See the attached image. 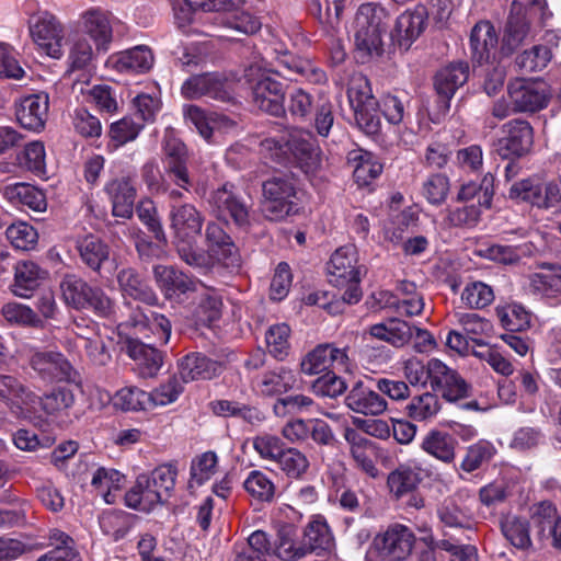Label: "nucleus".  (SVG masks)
Returning a JSON list of instances; mask_svg holds the SVG:
<instances>
[{
  "label": "nucleus",
  "instance_id": "nucleus-1",
  "mask_svg": "<svg viewBox=\"0 0 561 561\" xmlns=\"http://www.w3.org/2000/svg\"><path fill=\"white\" fill-rule=\"evenodd\" d=\"M169 221L180 259L190 266L205 265L207 256L197 247L205 222L203 213L191 203L171 204Z\"/></svg>",
  "mask_w": 561,
  "mask_h": 561
},
{
  "label": "nucleus",
  "instance_id": "nucleus-2",
  "mask_svg": "<svg viewBox=\"0 0 561 561\" xmlns=\"http://www.w3.org/2000/svg\"><path fill=\"white\" fill-rule=\"evenodd\" d=\"M389 14L376 3L362 4L353 23L356 58L366 62L383 53L382 35L388 28Z\"/></svg>",
  "mask_w": 561,
  "mask_h": 561
},
{
  "label": "nucleus",
  "instance_id": "nucleus-3",
  "mask_svg": "<svg viewBox=\"0 0 561 561\" xmlns=\"http://www.w3.org/2000/svg\"><path fill=\"white\" fill-rule=\"evenodd\" d=\"M178 471L170 463L154 468L150 474H140L125 494V504L134 510L150 512L171 497Z\"/></svg>",
  "mask_w": 561,
  "mask_h": 561
},
{
  "label": "nucleus",
  "instance_id": "nucleus-4",
  "mask_svg": "<svg viewBox=\"0 0 561 561\" xmlns=\"http://www.w3.org/2000/svg\"><path fill=\"white\" fill-rule=\"evenodd\" d=\"M312 134L305 129H293L279 138L262 141L263 149L272 150L277 162H283L290 154L306 174H314L320 168V151L312 141Z\"/></svg>",
  "mask_w": 561,
  "mask_h": 561
},
{
  "label": "nucleus",
  "instance_id": "nucleus-5",
  "mask_svg": "<svg viewBox=\"0 0 561 561\" xmlns=\"http://www.w3.org/2000/svg\"><path fill=\"white\" fill-rule=\"evenodd\" d=\"M416 538L412 529L402 524H392L377 534L369 545L365 561H407Z\"/></svg>",
  "mask_w": 561,
  "mask_h": 561
},
{
  "label": "nucleus",
  "instance_id": "nucleus-6",
  "mask_svg": "<svg viewBox=\"0 0 561 561\" xmlns=\"http://www.w3.org/2000/svg\"><path fill=\"white\" fill-rule=\"evenodd\" d=\"M205 244L206 249L198 248V251L207 256V261L205 265L192 266L193 268L207 273L211 271L216 264L231 271L241 266V256L238 248L219 224L209 221L206 225Z\"/></svg>",
  "mask_w": 561,
  "mask_h": 561
},
{
  "label": "nucleus",
  "instance_id": "nucleus-7",
  "mask_svg": "<svg viewBox=\"0 0 561 561\" xmlns=\"http://www.w3.org/2000/svg\"><path fill=\"white\" fill-rule=\"evenodd\" d=\"M297 192L294 182L274 176L263 183L264 211L271 220H282L297 211Z\"/></svg>",
  "mask_w": 561,
  "mask_h": 561
},
{
  "label": "nucleus",
  "instance_id": "nucleus-8",
  "mask_svg": "<svg viewBox=\"0 0 561 561\" xmlns=\"http://www.w3.org/2000/svg\"><path fill=\"white\" fill-rule=\"evenodd\" d=\"M255 68L251 67L247 77L252 82L253 104L263 112L278 116L285 112V91L283 84L271 77V72L284 75L279 69L264 70L254 78Z\"/></svg>",
  "mask_w": 561,
  "mask_h": 561
},
{
  "label": "nucleus",
  "instance_id": "nucleus-9",
  "mask_svg": "<svg viewBox=\"0 0 561 561\" xmlns=\"http://www.w3.org/2000/svg\"><path fill=\"white\" fill-rule=\"evenodd\" d=\"M430 386L434 393H440L448 402H458L471 394L472 387L457 370L437 358L428 360Z\"/></svg>",
  "mask_w": 561,
  "mask_h": 561
},
{
  "label": "nucleus",
  "instance_id": "nucleus-10",
  "mask_svg": "<svg viewBox=\"0 0 561 561\" xmlns=\"http://www.w3.org/2000/svg\"><path fill=\"white\" fill-rule=\"evenodd\" d=\"M208 204L218 219L228 220L230 218L239 227L249 225L250 207L234 185L225 183L214 190L209 195Z\"/></svg>",
  "mask_w": 561,
  "mask_h": 561
},
{
  "label": "nucleus",
  "instance_id": "nucleus-11",
  "mask_svg": "<svg viewBox=\"0 0 561 561\" xmlns=\"http://www.w3.org/2000/svg\"><path fill=\"white\" fill-rule=\"evenodd\" d=\"M28 365L45 382L70 381L77 375L72 364L57 351H34L28 356Z\"/></svg>",
  "mask_w": 561,
  "mask_h": 561
},
{
  "label": "nucleus",
  "instance_id": "nucleus-12",
  "mask_svg": "<svg viewBox=\"0 0 561 561\" xmlns=\"http://www.w3.org/2000/svg\"><path fill=\"white\" fill-rule=\"evenodd\" d=\"M30 33L39 50L51 58L64 54L65 30L60 21L48 12L37 15L30 25Z\"/></svg>",
  "mask_w": 561,
  "mask_h": 561
},
{
  "label": "nucleus",
  "instance_id": "nucleus-13",
  "mask_svg": "<svg viewBox=\"0 0 561 561\" xmlns=\"http://www.w3.org/2000/svg\"><path fill=\"white\" fill-rule=\"evenodd\" d=\"M507 93L514 112H537L548 105L549 91L545 82L522 78L512 80Z\"/></svg>",
  "mask_w": 561,
  "mask_h": 561
},
{
  "label": "nucleus",
  "instance_id": "nucleus-14",
  "mask_svg": "<svg viewBox=\"0 0 561 561\" xmlns=\"http://www.w3.org/2000/svg\"><path fill=\"white\" fill-rule=\"evenodd\" d=\"M119 329H134L135 334H140L145 339H153L154 344L165 345L171 336V321L161 313L154 311H144L136 308L131 311L128 319L118 325Z\"/></svg>",
  "mask_w": 561,
  "mask_h": 561
},
{
  "label": "nucleus",
  "instance_id": "nucleus-15",
  "mask_svg": "<svg viewBox=\"0 0 561 561\" xmlns=\"http://www.w3.org/2000/svg\"><path fill=\"white\" fill-rule=\"evenodd\" d=\"M163 163L167 175L179 187L190 191L192 185L187 170L188 153L184 142L172 130L164 134L162 142Z\"/></svg>",
  "mask_w": 561,
  "mask_h": 561
},
{
  "label": "nucleus",
  "instance_id": "nucleus-16",
  "mask_svg": "<svg viewBox=\"0 0 561 561\" xmlns=\"http://www.w3.org/2000/svg\"><path fill=\"white\" fill-rule=\"evenodd\" d=\"M525 289L551 306L561 304V265L542 263L538 272L527 276Z\"/></svg>",
  "mask_w": 561,
  "mask_h": 561
},
{
  "label": "nucleus",
  "instance_id": "nucleus-17",
  "mask_svg": "<svg viewBox=\"0 0 561 561\" xmlns=\"http://www.w3.org/2000/svg\"><path fill=\"white\" fill-rule=\"evenodd\" d=\"M181 92L187 100L206 96L220 102H230L233 99L231 84L219 73L192 76L184 81Z\"/></svg>",
  "mask_w": 561,
  "mask_h": 561
},
{
  "label": "nucleus",
  "instance_id": "nucleus-18",
  "mask_svg": "<svg viewBox=\"0 0 561 561\" xmlns=\"http://www.w3.org/2000/svg\"><path fill=\"white\" fill-rule=\"evenodd\" d=\"M510 198L525 202L538 208L556 206L560 199V188L556 183H542L535 179H525L514 183L510 188Z\"/></svg>",
  "mask_w": 561,
  "mask_h": 561
},
{
  "label": "nucleus",
  "instance_id": "nucleus-19",
  "mask_svg": "<svg viewBox=\"0 0 561 561\" xmlns=\"http://www.w3.org/2000/svg\"><path fill=\"white\" fill-rule=\"evenodd\" d=\"M499 139V151L502 157H523L528 153L534 144V130L530 124L522 118L505 123Z\"/></svg>",
  "mask_w": 561,
  "mask_h": 561
},
{
  "label": "nucleus",
  "instance_id": "nucleus-20",
  "mask_svg": "<svg viewBox=\"0 0 561 561\" xmlns=\"http://www.w3.org/2000/svg\"><path fill=\"white\" fill-rule=\"evenodd\" d=\"M366 268L358 264V254L354 247L339 248L328 263L329 282L335 287H343L350 282H360Z\"/></svg>",
  "mask_w": 561,
  "mask_h": 561
},
{
  "label": "nucleus",
  "instance_id": "nucleus-21",
  "mask_svg": "<svg viewBox=\"0 0 561 561\" xmlns=\"http://www.w3.org/2000/svg\"><path fill=\"white\" fill-rule=\"evenodd\" d=\"M329 368L348 370V356L345 348L333 344H320L306 354L300 363L301 373L308 376L321 374Z\"/></svg>",
  "mask_w": 561,
  "mask_h": 561
},
{
  "label": "nucleus",
  "instance_id": "nucleus-22",
  "mask_svg": "<svg viewBox=\"0 0 561 561\" xmlns=\"http://www.w3.org/2000/svg\"><path fill=\"white\" fill-rule=\"evenodd\" d=\"M345 405L354 413L364 416H379L388 411V401L376 387H370L362 380L356 381L344 398Z\"/></svg>",
  "mask_w": 561,
  "mask_h": 561
},
{
  "label": "nucleus",
  "instance_id": "nucleus-23",
  "mask_svg": "<svg viewBox=\"0 0 561 561\" xmlns=\"http://www.w3.org/2000/svg\"><path fill=\"white\" fill-rule=\"evenodd\" d=\"M184 119L194 126L197 133L209 141L215 131L227 133L236 127V123L224 114L207 112L198 105L190 104L183 107Z\"/></svg>",
  "mask_w": 561,
  "mask_h": 561
},
{
  "label": "nucleus",
  "instance_id": "nucleus-24",
  "mask_svg": "<svg viewBox=\"0 0 561 561\" xmlns=\"http://www.w3.org/2000/svg\"><path fill=\"white\" fill-rule=\"evenodd\" d=\"M153 277L167 299H171L175 295L197 291L198 285H202V280L173 265L159 264L153 266Z\"/></svg>",
  "mask_w": 561,
  "mask_h": 561
},
{
  "label": "nucleus",
  "instance_id": "nucleus-25",
  "mask_svg": "<svg viewBox=\"0 0 561 561\" xmlns=\"http://www.w3.org/2000/svg\"><path fill=\"white\" fill-rule=\"evenodd\" d=\"M122 350L135 362L138 374L144 378L154 377L162 366L161 352L139 339L126 337Z\"/></svg>",
  "mask_w": 561,
  "mask_h": 561
},
{
  "label": "nucleus",
  "instance_id": "nucleus-26",
  "mask_svg": "<svg viewBox=\"0 0 561 561\" xmlns=\"http://www.w3.org/2000/svg\"><path fill=\"white\" fill-rule=\"evenodd\" d=\"M93 50L85 37L79 36L72 41L69 49L68 76L72 79L73 89L83 93V83L88 82Z\"/></svg>",
  "mask_w": 561,
  "mask_h": 561
},
{
  "label": "nucleus",
  "instance_id": "nucleus-27",
  "mask_svg": "<svg viewBox=\"0 0 561 561\" xmlns=\"http://www.w3.org/2000/svg\"><path fill=\"white\" fill-rule=\"evenodd\" d=\"M468 77L469 66L466 62L450 64L436 73L434 85L442 108H449L450 99L457 89L467 82Z\"/></svg>",
  "mask_w": 561,
  "mask_h": 561
},
{
  "label": "nucleus",
  "instance_id": "nucleus-28",
  "mask_svg": "<svg viewBox=\"0 0 561 561\" xmlns=\"http://www.w3.org/2000/svg\"><path fill=\"white\" fill-rule=\"evenodd\" d=\"M48 113V96L32 94L23 98L15 108L16 119L22 127L39 131L46 122Z\"/></svg>",
  "mask_w": 561,
  "mask_h": 561
},
{
  "label": "nucleus",
  "instance_id": "nucleus-29",
  "mask_svg": "<svg viewBox=\"0 0 561 561\" xmlns=\"http://www.w3.org/2000/svg\"><path fill=\"white\" fill-rule=\"evenodd\" d=\"M426 19L427 13L424 7L407 10L398 16L392 37L400 47L408 49L411 46L425 30Z\"/></svg>",
  "mask_w": 561,
  "mask_h": 561
},
{
  "label": "nucleus",
  "instance_id": "nucleus-30",
  "mask_svg": "<svg viewBox=\"0 0 561 561\" xmlns=\"http://www.w3.org/2000/svg\"><path fill=\"white\" fill-rule=\"evenodd\" d=\"M0 194L12 205L27 206L37 213H43L47 208L44 193L27 183L0 182Z\"/></svg>",
  "mask_w": 561,
  "mask_h": 561
},
{
  "label": "nucleus",
  "instance_id": "nucleus-31",
  "mask_svg": "<svg viewBox=\"0 0 561 561\" xmlns=\"http://www.w3.org/2000/svg\"><path fill=\"white\" fill-rule=\"evenodd\" d=\"M153 60L151 49L140 45L112 55L108 62L118 72L144 73L151 69Z\"/></svg>",
  "mask_w": 561,
  "mask_h": 561
},
{
  "label": "nucleus",
  "instance_id": "nucleus-32",
  "mask_svg": "<svg viewBox=\"0 0 561 561\" xmlns=\"http://www.w3.org/2000/svg\"><path fill=\"white\" fill-rule=\"evenodd\" d=\"M112 202L114 217L128 219L134 213L136 190L129 178L114 179L105 186Z\"/></svg>",
  "mask_w": 561,
  "mask_h": 561
},
{
  "label": "nucleus",
  "instance_id": "nucleus-33",
  "mask_svg": "<svg viewBox=\"0 0 561 561\" xmlns=\"http://www.w3.org/2000/svg\"><path fill=\"white\" fill-rule=\"evenodd\" d=\"M344 438L350 445L351 455L357 466L365 473L375 478L378 474V469L373 460L376 453L375 443L352 427L345 430Z\"/></svg>",
  "mask_w": 561,
  "mask_h": 561
},
{
  "label": "nucleus",
  "instance_id": "nucleus-34",
  "mask_svg": "<svg viewBox=\"0 0 561 561\" xmlns=\"http://www.w3.org/2000/svg\"><path fill=\"white\" fill-rule=\"evenodd\" d=\"M295 373L284 366L260 375L254 381V388L264 397H273L288 392L296 385Z\"/></svg>",
  "mask_w": 561,
  "mask_h": 561
},
{
  "label": "nucleus",
  "instance_id": "nucleus-35",
  "mask_svg": "<svg viewBox=\"0 0 561 561\" xmlns=\"http://www.w3.org/2000/svg\"><path fill=\"white\" fill-rule=\"evenodd\" d=\"M117 283L123 295L149 306L158 305L156 291L140 277L134 268H123L117 274Z\"/></svg>",
  "mask_w": 561,
  "mask_h": 561
},
{
  "label": "nucleus",
  "instance_id": "nucleus-36",
  "mask_svg": "<svg viewBox=\"0 0 561 561\" xmlns=\"http://www.w3.org/2000/svg\"><path fill=\"white\" fill-rule=\"evenodd\" d=\"M457 445V439L451 434L433 428L423 437L421 448L427 455L449 465L456 459Z\"/></svg>",
  "mask_w": 561,
  "mask_h": 561
},
{
  "label": "nucleus",
  "instance_id": "nucleus-37",
  "mask_svg": "<svg viewBox=\"0 0 561 561\" xmlns=\"http://www.w3.org/2000/svg\"><path fill=\"white\" fill-rule=\"evenodd\" d=\"M47 277V272L32 261L18 262L14 268L12 291L15 296L27 298Z\"/></svg>",
  "mask_w": 561,
  "mask_h": 561
},
{
  "label": "nucleus",
  "instance_id": "nucleus-38",
  "mask_svg": "<svg viewBox=\"0 0 561 561\" xmlns=\"http://www.w3.org/2000/svg\"><path fill=\"white\" fill-rule=\"evenodd\" d=\"M469 42L472 59L481 65L496 50L497 35L489 21H481L473 26Z\"/></svg>",
  "mask_w": 561,
  "mask_h": 561
},
{
  "label": "nucleus",
  "instance_id": "nucleus-39",
  "mask_svg": "<svg viewBox=\"0 0 561 561\" xmlns=\"http://www.w3.org/2000/svg\"><path fill=\"white\" fill-rule=\"evenodd\" d=\"M347 163L353 168V176L360 186L368 185L382 172V164L369 151L357 148L347 153Z\"/></svg>",
  "mask_w": 561,
  "mask_h": 561
},
{
  "label": "nucleus",
  "instance_id": "nucleus-40",
  "mask_svg": "<svg viewBox=\"0 0 561 561\" xmlns=\"http://www.w3.org/2000/svg\"><path fill=\"white\" fill-rule=\"evenodd\" d=\"M36 394L28 390L18 378L10 375H0V400L12 410L22 411L36 402Z\"/></svg>",
  "mask_w": 561,
  "mask_h": 561
},
{
  "label": "nucleus",
  "instance_id": "nucleus-41",
  "mask_svg": "<svg viewBox=\"0 0 561 561\" xmlns=\"http://www.w3.org/2000/svg\"><path fill=\"white\" fill-rule=\"evenodd\" d=\"M297 527L293 524H282L277 529V541L273 556L284 561H296L307 556L302 540H297Z\"/></svg>",
  "mask_w": 561,
  "mask_h": 561
},
{
  "label": "nucleus",
  "instance_id": "nucleus-42",
  "mask_svg": "<svg viewBox=\"0 0 561 561\" xmlns=\"http://www.w3.org/2000/svg\"><path fill=\"white\" fill-rule=\"evenodd\" d=\"M222 366L219 362L202 354H190L181 362V376L184 381L211 379L219 375Z\"/></svg>",
  "mask_w": 561,
  "mask_h": 561
},
{
  "label": "nucleus",
  "instance_id": "nucleus-43",
  "mask_svg": "<svg viewBox=\"0 0 561 561\" xmlns=\"http://www.w3.org/2000/svg\"><path fill=\"white\" fill-rule=\"evenodd\" d=\"M369 334L394 347H402L413 337V329L405 321L389 319L386 322L371 325Z\"/></svg>",
  "mask_w": 561,
  "mask_h": 561
},
{
  "label": "nucleus",
  "instance_id": "nucleus-44",
  "mask_svg": "<svg viewBox=\"0 0 561 561\" xmlns=\"http://www.w3.org/2000/svg\"><path fill=\"white\" fill-rule=\"evenodd\" d=\"M500 325L508 332H522L530 328L531 314L517 302L497 305L494 309Z\"/></svg>",
  "mask_w": 561,
  "mask_h": 561
},
{
  "label": "nucleus",
  "instance_id": "nucleus-45",
  "mask_svg": "<svg viewBox=\"0 0 561 561\" xmlns=\"http://www.w3.org/2000/svg\"><path fill=\"white\" fill-rule=\"evenodd\" d=\"M243 489L257 503H272L277 486L272 477L262 470H252L243 481Z\"/></svg>",
  "mask_w": 561,
  "mask_h": 561
},
{
  "label": "nucleus",
  "instance_id": "nucleus-46",
  "mask_svg": "<svg viewBox=\"0 0 561 561\" xmlns=\"http://www.w3.org/2000/svg\"><path fill=\"white\" fill-rule=\"evenodd\" d=\"M77 250L82 262L91 270L99 272L110 257V247L95 236H85L78 240Z\"/></svg>",
  "mask_w": 561,
  "mask_h": 561
},
{
  "label": "nucleus",
  "instance_id": "nucleus-47",
  "mask_svg": "<svg viewBox=\"0 0 561 561\" xmlns=\"http://www.w3.org/2000/svg\"><path fill=\"white\" fill-rule=\"evenodd\" d=\"M49 546L54 549L43 554L37 561H81L75 548V540L59 529H51L48 535Z\"/></svg>",
  "mask_w": 561,
  "mask_h": 561
},
{
  "label": "nucleus",
  "instance_id": "nucleus-48",
  "mask_svg": "<svg viewBox=\"0 0 561 561\" xmlns=\"http://www.w3.org/2000/svg\"><path fill=\"white\" fill-rule=\"evenodd\" d=\"M531 517L542 531L549 528L552 546L561 550V513L558 514L556 506L551 502H540L534 507Z\"/></svg>",
  "mask_w": 561,
  "mask_h": 561
},
{
  "label": "nucleus",
  "instance_id": "nucleus-49",
  "mask_svg": "<svg viewBox=\"0 0 561 561\" xmlns=\"http://www.w3.org/2000/svg\"><path fill=\"white\" fill-rule=\"evenodd\" d=\"M203 290L196 308V316L203 324H210L221 318L222 297L215 287L206 286L203 282L199 285Z\"/></svg>",
  "mask_w": 561,
  "mask_h": 561
},
{
  "label": "nucleus",
  "instance_id": "nucleus-50",
  "mask_svg": "<svg viewBox=\"0 0 561 561\" xmlns=\"http://www.w3.org/2000/svg\"><path fill=\"white\" fill-rule=\"evenodd\" d=\"M440 409V400L434 392L414 396L405 407L408 416L416 422H431L437 416Z\"/></svg>",
  "mask_w": 561,
  "mask_h": 561
},
{
  "label": "nucleus",
  "instance_id": "nucleus-51",
  "mask_svg": "<svg viewBox=\"0 0 561 561\" xmlns=\"http://www.w3.org/2000/svg\"><path fill=\"white\" fill-rule=\"evenodd\" d=\"M209 407L215 415L222 417H239L250 424H259L264 420L263 414L256 408L237 401L216 400L211 401Z\"/></svg>",
  "mask_w": 561,
  "mask_h": 561
},
{
  "label": "nucleus",
  "instance_id": "nucleus-52",
  "mask_svg": "<svg viewBox=\"0 0 561 561\" xmlns=\"http://www.w3.org/2000/svg\"><path fill=\"white\" fill-rule=\"evenodd\" d=\"M420 469L410 465H400L396 470L389 473L387 483L390 492L396 497L412 493L421 482Z\"/></svg>",
  "mask_w": 561,
  "mask_h": 561
},
{
  "label": "nucleus",
  "instance_id": "nucleus-53",
  "mask_svg": "<svg viewBox=\"0 0 561 561\" xmlns=\"http://www.w3.org/2000/svg\"><path fill=\"white\" fill-rule=\"evenodd\" d=\"M503 536L515 548L527 550L531 547L529 522L520 516L507 515L501 522Z\"/></svg>",
  "mask_w": 561,
  "mask_h": 561
},
{
  "label": "nucleus",
  "instance_id": "nucleus-54",
  "mask_svg": "<svg viewBox=\"0 0 561 561\" xmlns=\"http://www.w3.org/2000/svg\"><path fill=\"white\" fill-rule=\"evenodd\" d=\"M91 483L107 504H113L117 497L116 492L125 484V476L115 469L100 468L93 474Z\"/></svg>",
  "mask_w": 561,
  "mask_h": 561
},
{
  "label": "nucleus",
  "instance_id": "nucleus-55",
  "mask_svg": "<svg viewBox=\"0 0 561 561\" xmlns=\"http://www.w3.org/2000/svg\"><path fill=\"white\" fill-rule=\"evenodd\" d=\"M274 545L263 530L253 531L248 538V545L237 551L234 561H266L265 557L273 556Z\"/></svg>",
  "mask_w": 561,
  "mask_h": 561
},
{
  "label": "nucleus",
  "instance_id": "nucleus-56",
  "mask_svg": "<svg viewBox=\"0 0 561 561\" xmlns=\"http://www.w3.org/2000/svg\"><path fill=\"white\" fill-rule=\"evenodd\" d=\"M494 194V176L488 173L483 176L480 184L468 182L462 184L457 193V202H469L476 196L478 197V205L489 208L492 203Z\"/></svg>",
  "mask_w": 561,
  "mask_h": 561
},
{
  "label": "nucleus",
  "instance_id": "nucleus-57",
  "mask_svg": "<svg viewBox=\"0 0 561 561\" xmlns=\"http://www.w3.org/2000/svg\"><path fill=\"white\" fill-rule=\"evenodd\" d=\"M83 25L85 32L98 46H104L112 39V26L108 14L93 9L84 13Z\"/></svg>",
  "mask_w": 561,
  "mask_h": 561
},
{
  "label": "nucleus",
  "instance_id": "nucleus-58",
  "mask_svg": "<svg viewBox=\"0 0 561 561\" xmlns=\"http://www.w3.org/2000/svg\"><path fill=\"white\" fill-rule=\"evenodd\" d=\"M495 299L493 288L480 280L469 282L460 294L461 304L468 309L481 310Z\"/></svg>",
  "mask_w": 561,
  "mask_h": 561
},
{
  "label": "nucleus",
  "instance_id": "nucleus-59",
  "mask_svg": "<svg viewBox=\"0 0 561 561\" xmlns=\"http://www.w3.org/2000/svg\"><path fill=\"white\" fill-rule=\"evenodd\" d=\"M495 454L496 448L491 442L480 439L467 448L466 455L460 463V469L468 473L479 470L488 465Z\"/></svg>",
  "mask_w": 561,
  "mask_h": 561
},
{
  "label": "nucleus",
  "instance_id": "nucleus-60",
  "mask_svg": "<svg viewBox=\"0 0 561 561\" xmlns=\"http://www.w3.org/2000/svg\"><path fill=\"white\" fill-rule=\"evenodd\" d=\"M302 543L307 548V554L330 549L333 538L327 523L320 519L310 522L304 531Z\"/></svg>",
  "mask_w": 561,
  "mask_h": 561
},
{
  "label": "nucleus",
  "instance_id": "nucleus-61",
  "mask_svg": "<svg viewBox=\"0 0 561 561\" xmlns=\"http://www.w3.org/2000/svg\"><path fill=\"white\" fill-rule=\"evenodd\" d=\"M276 465L278 469L290 479H300L308 471L310 466L307 456L294 447H285Z\"/></svg>",
  "mask_w": 561,
  "mask_h": 561
},
{
  "label": "nucleus",
  "instance_id": "nucleus-62",
  "mask_svg": "<svg viewBox=\"0 0 561 561\" xmlns=\"http://www.w3.org/2000/svg\"><path fill=\"white\" fill-rule=\"evenodd\" d=\"M290 328L286 323L271 325L265 333L268 353L276 359H285L290 351Z\"/></svg>",
  "mask_w": 561,
  "mask_h": 561
},
{
  "label": "nucleus",
  "instance_id": "nucleus-63",
  "mask_svg": "<svg viewBox=\"0 0 561 561\" xmlns=\"http://www.w3.org/2000/svg\"><path fill=\"white\" fill-rule=\"evenodd\" d=\"M551 57L552 54L548 46L535 45L519 54L515 62L520 71L530 73L545 69L550 62Z\"/></svg>",
  "mask_w": 561,
  "mask_h": 561
},
{
  "label": "nucleus",
  "instance_id": "nucleus-64",
  "mask_svg": "<svg viewBox=\"0 0 561 561\" xmlns=\"http://www.w3.org/2000/svg\"><path fill=\"white\" fill-rule=\"evenodd\" d=\"M91 288L92 286L76 275H66L60 283L65 301L76 309L84 307Z\"/></svg>",
  "mask_w": 561,
  "mask_h": 561
}]
</instances>
